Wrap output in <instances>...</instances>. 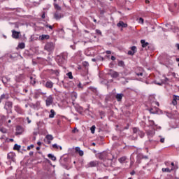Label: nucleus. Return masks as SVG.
Listing matches in <instances>:
<instances>
[{
	"label": "nucleus",
	"instance_id": "f257e3e1",
	"mask_svg": "<svg viewBox=\"0 0 179 179\" xmlns=\"http://www.w3.org/2000/svg\"><path fill=\"white\" fill-rule=\"evenodd\" d=\"M44 50L48 52H52L55 50V43L52 42H48L44 47Z\"/></svg>",
	"mask_w": 179,
	"mask_h": 179
},
{
	"label": "nucleus",
	"instance_id": "f03ea898",
	"mask_svg": "<svg viewBox=\"0 0 179 179\" xmlns=\"http://www.w3.org/2000/svg\"><path fill=\"white\" fill-rule=\"evenodd\" d=\"M13 107V102L10 101H6L4 105V110H6L7 112L12 111Z\"/></svg>",
	"mask_w": 179,
	"mask_h": 179
},
{
	"label": "nucleus",
	"instance_id": "7ed1b4c3",
	"mask_svg": "<svg viewBox=\"0 0 179 179\" xmlns=\"http://www.w3.org/2000/svg\"><path fill=\"white\" fill-rule=\"evenodd\" d=\"M145 159V160H148V159H149V157L148 156H145L142 154H138L137 155V160H136V163H138V164H141V163H142V159Z\"/></svg>",
	"mask_w": 179,
	"mask_h": 179
},
{
	"label": "nucleus",
	"instance_id": "20e7f679",
	"mask_svg": "<svg viewBox=\"0 0 179 179\" xmlns=\"http://www.w3.org/2000/svg\"><path fill=\"white\" fill-rule=\"evenodd\" d=\"M52 103H54V97H52V95H50L45 100L46 107H50Z\"/></svg>",
	"mask_w": 179,
	"mask_h": 179
},
{
	"label": "nucleus",
	"instance_id": "39448f33",
	"mask_svg": "<svg viewBox=\"0 0 179 179\" xmlns=\"http://www.w3.org/2000/svg\"><path fill=\"white\" fill-rule=\"evenodd\" d=\"M148 111L150 114H160V113H162V110H160L157 107L150 108L148 109Z\"/></svg>",
	"mask_w": 179,
	"mask_h": 179
},
{
	"label": "nucleus",
	"instance_id": "423d86ee",
	"mask_svg": "<svg viewBox=\"0 0 179 179\" xmlns=\"http://www.w3.org/2000/svg\"><path fill=\"white\" fill-rule=\"evenodd\" d=\"M10 97V96L9 95V93H8V92H4V93L1 94L0 96V103H2V101H3V100H9Z\"/></svg>",
	"mask_w": 179,
	"mask_h": 179
},
{
	"label": "nucleus",
	"instance_id": "0eeeda50",
	"mask_svg": "<svg viewBox=\"0 0 179 179\" xmlns=\"http://www.w3.org/2000/svg\"><path fill=\"white\" fill-rule=\"evenodd\" d=\"M83 65L84 66V73L83 75L84 76L87 75L89 73V69L87 67L89 66V62H83Z\"/></svg>",
	"mask_w": 179,
	"mask_h": 179
},
{
	"label": "nucleus",
	"instance_id": "6e6552de",
	"mask_svg": "<svg viewBox=\"0 0 179 179\" xmlns=\"http://www.w3.org/2000/svg\"><path fill=\"white\" fill-rule=\"evenodd\" d=\"M54 17L56 20H59V19H62V17H64V14L59 11H56L54 14Z\"/></svg>",
	"mask_w": 179,
	"mask_h": 179
},
{
	"label": "nucleus",
	"instance_id": "1a4fd4ad",
	"mask_svg": "<svg viewBox=\"0 0 179 179\" xmlns=\"http://www.w3.org/2000/svg\"><path fill=\"white\" fill-rule=\"evenodd\" d=\"M109 75H110L111 78H117L120 76V73L117 71H114L113 70H109Z\"/></svg>",
	"mask_w": 179,
	"mask_h": 179
},
{
	"label": "nucleus",
	"instance_id": "9d476101",
	"mask_svg": "<svg viewBox=\"0 0 179 179\" xmlns=\"http://www.w3.org/2000/svg\"><path fill=\"white\" fill-rule=\"evenodd\" d=\"M20 36V32H19L17 31H15V30L12 31L13 38H15V40H17V38H19Z\"/></svg>",
	"mask_w": 179,
	"mask_h": 179
},
{
	"label": "nucleus",
	"instance_id": "9b49d317",
	"mask_svg": "<svg viewBox=\"0 0 179 179\" xmlns=\"http://www.w3.org/2000/svg\"><path fill=\"white\" fill-rule=\"evenodd\" d=\"M45 87L47 89H52V87H54V83H52V81H47L45 84Z\"/></svg>",
	"mask_w": 179,
	"mask_h": 179
},
{
	"label": "nucleus",
	"instance_id": "f8f14e48",
	"mask_svg": "<svg viewBox=\"0 0 179 179\" xmlns=\"http://www.w3.org/2000/svg\"><path fill=\"white\" fill-rule=\"evenodd\" d=\"M99 166V162L97 161H92L89 164H87V167H96Z\"/></svg>",
	"mask_w": 179,
	"mask_h": 179
},
{
	"label": "nucleus",
	"instance_id": "ddd939ff",
	"mask_svg": "<svg viewBox=\"0 0 179 179\" xmlns=\"http://www.w3.org/2000/svg\"><path fill=\"white\" fill-rule=\"evenodd\" d=\"M23 134V128L20 126H17L15 135H22Z\"/></svg>",
	"mask_w": 179,
	"mask_h": 179
},
{
	"label": "nucleus",
	"instance_id": "4468645a",
	"mask_svg": "<svg viewBox=\"0 0 179 179\" xmlns=\"http://www.w3.org/2000/svg\"><path fill=\"white\" fill-rule=\"evenodd\" d=\"M179 100V96L178 95H173V100H172V104L173 106H177V101Z\"/></svg>",
	"mask_w": 179,
	"mask_h": 179
},
{
	"label": "nucleus",
	"instance_id": "2eb2a0df",
	"mask_svg": "<svg viewBox=\"0 0 179 179\" xmlns=\"http://www.w3.org/2000/svg\"><path fill=\"white\" fill-rule=\"evenodd\" d=\"M15 111H16L17 114H24L23 109H22V108H20L19 106H15Z\"/></svg>",
	"mask_w": 179,
	"mask_h": 179
},
{
	"label": "nucleus",
	"instance_id": "dca6fc26",
	"mask_svg": "<svg viewBox=\"0 0 179 179\" xmlns=\"http://www.w3.org/2000/svg\"><path fill=\"white\" fill-rule=\"evenodd\" d=\"M39 40L41 41H43V40H50V35L42 34L39 36Z\"/></svg>",
	"mask_w": 179,
	"mask_h": 179
},
{
	"label": "nucleus",
	"instance_id": "f3484780",
	"mask_svg": "<svg viewBox=\"0 0 179 179\" xmlns=\"http://www.w3.org/2000/svg\"><path fill=\"white\" fill-rule=\"evenodd\" d=\"M106 156H107L106 152H101L98 155V158L100 159V160H104L106 159Z\"/></svg>",
	"mask_w": 179,
	"mask_h": 179
},
{
	"label": "nucleus",
	"instance_id": "a211bd4d",
	"mask_svg": "<svg viewBox=\"0 0 179 179\" xmlns=\"http://www.w3.org/2000/svg\"><path fill=\"white\" fill-rule=\"evenodd\" d=\"M58 57H61L63 60L66 61V59L68 58V52H62L60 55H58Z\"/></svg>",
	"mask_w": 179,
	"mask_h": 179
},
{
	"label": "nucleus",
	"instance_id": "6ab92c4d",
	"mask_svg": "<svg viewBox=\"0 0 179 179\" xmlns=\"http://www.w3.org/2000/svg\"><path fill=\"white\" fill-rule=\"evenodd\" d=\"M117 26L118 27H128V24L124 23L122 21H120Z\"/></svg>",
	"mask_w": 179,
	"mask_h": 179
},
{
	"label": "nucleus",
	"instance_id": "aec40b11",
	"mask_svg": "<svg viewBox=\"0 0 179 179\" xmlns=\"http://www.w3.org/2000/svg\"><path fill=\"white\" fill-rule=\"evenodd\" d=\"M65 61L66 60H64V59H62L61 56H57V62L58 64H59V65H62V64H64Z\"/></svg>",
	"mask_w": 179,
	"mask_h": 179
},
{
	"label": "nucleus",
	"instance_id": "412c9836",
	"mask_svg": "<svg viewBox=\"0 0 179 179\" xmlns=\"http://www.w3.org/2000/svg\"><path fill=\"white\" fill-rule=\"evenodd\" d=\"M15 157V154L13 152H9L7 155V159L9 160H13V158Z\"/></svg>",
	"mask_w": 179,
	"mask_h": 179
},
{
	"label": "nucleus",
	"instance_id": "4be33fe9",
	"mask_svg": "<svg viewBox=\"0 0 179 179\" xmlns=\"http://www.w3.org/2000/svg\"><path fill=\"white\" fill-rule=\"evenodd\" d=\"M122 97H124L123 94H116V99L117 100V101H121V100H122Z\"/></svg>",
	"mask_w": 179,
	"mask_h": 179
},
{
	"label": "nucleus",
	"instance_id": "5701e85b",
	"mask_svg": "<svg viewBox=\"0 0 179 179\" xmlns=\"http://www.w3.org/2000/svg\"><path fill=\"white\" fill-rule=\"evenodd\" d=\"M141 43L142 44L143 48H146V47H148V45H149V43L145 42V40H143V39H142L141 41Z\"/></svg>",
	"mask_w": 179,
	"mask_h": 179
},
{
	"label": "nucleus",
	"instance_id": "b1692460",
	"mask_svg": "<svg viewBox=\"0 0 179 179\" xmlns=\"http://www.w3.org/2000/svg\"><path fill=\"white\" fill-rule=\"evenodd\" d=\"M55 117V110L54 109L50 110V114L49 115V118H54Z\"/></svg>",
	"mask_w": 179,
	"mask_h": 179
},
{
	"label": "nucleus",
	"instance_id": "393cba45",
	"mask_svg": "<svg viewBox=\"0 0 179 179\" xmlns=\"http://www.w3.org/2000/svg\"><path fill=\"white\" fill-rule=\"evenodd\" d=\"M48 157H49V159H50V160H52V162H55V160H57V157L55 156L52 155V154H48Z\"/></svg>",
	"mask_w": 179,
	"mask_h": 179
},
{
	"label": "nucleus",
	"instance_id": "a878e982",
	"mask_svg": "<svg viewBox=\"0 0 179 179\" xmlns=\"http://www.w3.org/2000/svg\"><path fill=\"white\" fill-rule=\"evenodd\" d=\"M118 160L120 163H125V162H127V157L126 156L122 157Z\"/></svg>",
	"mask_w": 179,
	"mask_h": 179
},
{
	"label": "nucleus",
	"instance_id": "bb28decb",
	"mask_svg": "<svg viewBox=\"0 0 179 179\" xmlns=\"http://www.w3.org/2000/svg\"><path fill=\"white\" fill-rule=\"evenodd\" d=\"M26 45L24 44V43H20L18 44V48H20V50H23L24 48H25Z\"/></svg>",
	"mask_w": 179,
	"mask_h": 179
},
{
	"label": "nucleus",
	"instance_id": "cd10ccee",
	"mask_svg": "<svg viewBox=\"0 0 179 179\" xmlns=\"http://www.w3.org/2000/svg\"><path fill=\"white\" fill-rule=\"evenodd\" d=\"M45 138L48 141H52L54 139V137L51 134L46 135Z\"/></svg>",
	"mask_w": 179,
	"mask_h": 179
},
{
	"label": "nucleus",
	"instance_id": "c85d7f7f",
	"mask_svg": "<svg viewBox=\"0 0 179 179\" xmlns=\"http://www.w3.org/2000/svg\"><path fill=\"white\" fill-rule=\"evenodd\" d=\"M54 7L55 9H56V10H61L62 8H61V6H59V5L57 4V3H54Z\"/></svg>",
	"mask_w": 179,
	"mask_h": 179
},
{
	"label": "nucleus",
	"instance_id": "c756f323",
	"mask_svg": "<svg viewBox=\"0 0 179 179\" xmlns=\"http://www.w3.org/2000/svg\"><path fill=\"white\" fill-rule=\"evenodd\" d=\"M20 145L15 144L13 147L14 150H20Z\"/></svg>",
	"mask_w": 179,
	"mask_h": 179
},
{
	"label": "nucleus",
	"instance_id": "7c9ffc66",
	"mask_svg": "<svg viewBox=\"0 0 179 179\" xmlns=\"http://www.w3.org/2000/svg\"><path fill=\"white\" fill-rule=\"evenodd\" d=\"M118 66H125V64L124 63V61L120 60L117 63Z\"/></svg>",
	"mask_w": 179,
	"mask_h": 179
},
{
	"label": "nucleus",
	"instance_id": "2f4dec72",
	"mask_svg": "<svg viewBox=\"0 0 179 179\" xmlns=\"http://www.w3.org/2000/svg\"><path fill=\"white\" fill-rule=\"evenodd\" d=\"M30 80H31V81H30L31 85H36V79L35 78H33V77L31 76Z\"/></svg>",
	"mask_w": 179,
	"mask_h": 179
},
{
	"label": "nucleus",
	"instance_id": "473e14b6",
	"mask_svg": "<svg viewBox=\"0 0 179 179\" xmlns=\"http://www.w3.org/2000/svg\"><path fill=\"white\" fill-rule=\"evenodd\" d=\"M162 171H163L164 173H170L171 171L170 169H169V168H163V169H162Z\"/></svg>",
	"mask_w": 179,
	"mask_h": 179
},
{
	"label": "nucleus",
	"instance_id": "72a5a7b5",
	"mask_svg": "<svg viewBox=\"0 0 179 179\" xmlns=\"http://www.w3.org/2000/svg\"><path fill=\"white\" fill-rule=\"evenodd\" d=\"M138 134L140 138H143V136H145V133L141 130L138 131Z\"/></svg>",
	"mask_w": 179,
	"mask_h": 179
},
{
	"label": "nucleus",
	"instance_id": "f704fd0d",
	"mask_svg": "<svg viewBox=\"0 0 179 179\" xmlns=\"http://www.w3.org/2000/svg\"><path fill=\"white\" fill-rule=\"evenodd\" d=\"M139 129L136 128V127H134L133 128V133L134 134H138L139 133Z\"/></svg>",
	"mask_w": 179,
	"mask_h": 179
},
{
	"label": "nucleus",
	"instance_id": "c9c22d12",
	"mask_svg": "<svg viewBox=\"0 0 179 179\" xmlns=\"http://www.w3.org/2000/svg\"><path fill=\"white\" fill-rule=\"evenodd\" d=\"M0 132H2V134H6V132H8V130H6V129L1 127L0 128Z\"/></svg>",
	"mask_w": 179,
	"mask_h": 179
},
{
	"label": "nucleus",
	"instance_id": "e433bc0d",
	"mask_svg": "<svg viewBox=\"0 0 179 179\" xmlns=\"http://www.w3.org/2000/svg\"><path fill=\"white\" fill-rule=\"evenodd\" d=\"M149 124L151 127H156V124H155V121L149 120Z\"/></svg>",
	"mask_w": 179,
	"mask_h": 179
},
{
	"label": "nucleus",
	"instance_id": "4c0bfd02",
	"mask_svg": "<svg viewBox=\"0 0 179 179\" xmlns=\"http://www.w3.org/2000/svg\"><path fill=\"white\" fill-rule=\"evenodd\" d=\"M67 76L69 79H73V76H72V72L67 73Z\"/></svg>",
	"mask_w": 179,
	"mask_h": 179
},
{
	"label": "nucleus",
	"instance_id": "58836bf2",
	"mask_svg": "<svg viewBox=\"0 0 179 179\" xmlns=\"http://www.w3.org/2000/svg\"><path fill=\"white\" fill-rule=\"evenodd\" d=\"M91 132L92 134H94V131H96V126L93 125L92 127H91Z\"/></svg>",
	"mask_w": 179,
	"mask_h": 179
},
{
	"label": "nucleus",
	"instance_id": "ea45409f",
	"mask_svg": "<svg viewBox=\"0 0 179 179\" xmlns=\"http://www.w3.org/2000/svg\"><path fill=\"white\" fill-rule=\"evenodd\" d=\"M159 138H161L159 142H161V143H164V141H166V138L162 137V136H159Z\"/></svg>",
	"mask_w": 179,
	"mask_h": 179
},
{
	"label": "nucleus",
	"instance_id": "a19ab883",
	"mask_svg": "<svg viewBox=\"0 0 179 179\" xmlns=\"http://www.w3.org/2000/svg\"><path fill=\"white\" fill-rule=\"evenodd\" d=\"M131 51H132L133 52H134V54H135V52H136V46H132V47L131 48Z\"/></svg>",
	"mask_w": 179,
	"mask_h": 179
},
{
	"label": "nucleus",
	"instance_id": "79ce46f5",
	"mask_svg": "<svg viewBox=\"0 0 179 179\" xmlns=\"http://www.w3.org/2000/svg\"><path fill=\"white\" fill-rule=\"evenodd\" d=\"M127 54L128 55H135V52H133L132 50H129Z\"/></svg>",
	"mask_w": 179,
	"mask_h": 179
},
{
	"label": "nucleus",
	"instance_id": "37998d69",
	"mask_svg": "<svg viewBox=\"0 0 179 179\" xmlns=\"http://www.w3.org/2000/svg\"><path fill=\"white\" fill-rule=\"evenodd\" d=\"M77 87H78V89H83V86L82 85V83H79L77 85Z\"/></svg>",
	"mask_w": 179,
	"mask_h": 179
},
{
	"label": "nucleus",
	"instance_id": "c03bdc74",
	"mask_svg": "<svg viewBox=\"0 0 179 179\" xmlns=\"http://www.w3.org/2000/svg\"><path fill=\"white\" fill-rule=\"evenodd\" d=\"M33 41H34V36H31L29 38V43H33Z\"/></svg>",
	"mask_w": 179,
	"mask_h": 179
},
{
	"label": "nucleus",
	"instance_id": "a18cd8bd",
	"mask_svg": "<svg viewBox=\"0 0 179 179\" xmlns=\"http://www.w3.org/2000/svg\"><path fill=\"white\" fill-rule=\"evenodd\" d=\"M45 27H48L49 29H50V30H52V29H53L52 25H49V24H45Z\"/></svg>",
	"mask_w": 179,
	"mask_h": 179
},
{
	"label": "nucleus",
	"instance_id": "49530a36",
	"mask_svg": "<svg viewBox=\"0 0 179 179\" xmlns=\"http://www.w3.org/2000/svg\"><path fill=\"white\" fill-rule=\"evenodd\" d=\"M52 148H54V149H59V146L57 144H53Z\"/></svg>",
	"mask_w": 179,
	"mask_h": 179
},
{
	"label": "nucleus",
	"instance_id": "de8ad7c7",
	"mask_svg": "<svg viewBox=\"0 0 179 179\" xmlns=\"http://www.w3.org/2000/svg\"><path fill=\"white\" fill-rule=\"evenodd\" d=\"M96 34L101 36V31H100L99 29H96Z\"/></svg>",
	"mask_w": 179,
	"mask_h": 179
},
{
	"label": "nucleus",
	"instance_id": "09e8293b",
	"mask_svg": "<svg viewBox=\"0 0 179 179\" xmlns=\"http://www.w3.org/2000/svg\"><path fill=\"white\" fill-rule=\"evenodd\" d=\"M38 92V93H39L40 94H45V93L41 92V89H38L36 90Z\"/></svg>",
	"mask_w": 179,
	"mask_h": 179
},
{
	"label": "nucleus",
	"instance_id": "8fccbe9b",
	"mask_svg": "<svg viewBox=\"0 0 179 179\" xmlns=\"http://www.w3.org/2000/svg\"><path fill=\"white\" fill-rule=\"evenodd\" d=\"M34 148V145L31 144L29 146L27 147V150H30V149Z\"/></svg>",
	"mask_w": 179,
	"mask_h": 179
},
{
	"label": "nucleus",
	"instance_id": "3c124183",
	"mask_svg": "<svg viewBox=\"0 0 179 179\" xmlns=\"http://www.w3.org/2000/svg\"><path fill=\"white\" fill-rule=\"evenodd\" d=\"M80 156H83L84 153H83V150H80V151L78 152Z\"/></svg>",
	"mask_w": 179,
	"mask_h": 179
},
{
	"label": "nucleus",
	"instance_id": "603ef678",
	"mask_svg": "<svg viewBox=\"0 0 179 179\" xmlns=\"http://www.w3.org/2000/svg\"><path fill=\"white\" fill-rule=\"evenodd\" d=\"M138 22L139 23H143V18L140 17L139 20H138Z\"/></svg>",
	"mask_w": 179,
	"mask_h": 179
},
{
	"label": "nucleus",
	"instance_id": "864d4df0",
	"mask_svg": "<svg viewBox=\"0 0 179 179\" xmlns=\"http://www.w3.org/2000/svg\"><path fill=\"white\" fill-rule=\"evenodd\" d=\"M106 162H107V160H105V161L103 162V166H105V167H108V166H110V164H106Z\"/></svg>",
	"mask_w": 179,
	"mask_h": 179
},
{
	"label": "nucleus",
	"instance_id": "5fc2aeb1",
	"mask_svg": "<svg viewBox=\"0 0 179 179\" xmlns=\"http://www.w3.org/2000/svg\"><path fill=\"white\" fill-rule=\"evenodd\" d=\"M137 76H143V73H136Z\"/></svg>",
	"mask_w": 179,
	"mask_h": 179
},
{
	"label": "nucleus",
	"instance_id": "6e6d98bb",
	"mask_svg": "<svg viewBox=\"0 0 179 179\" xmlns=\"http://www.w3.org/2000/svg\"><path fill=\"white\" fill-rule=\"evenodd\" d=\"M80 151V147H76V152H79Z\"/></svg>",
	"mask_w": 179,
	"mask_h": 179
},
{
	"label": "nucleus",
	"instance_id": "4d7b16f0",
	"mask_svg": "<svg viewBox=\"0 0 179 179\" xmlns=\"http://www.w3.org/2000/svg\"><path fill=\"white\" fill-rule=\"evenodd\" d=\"M42 19H45V13H43L41 16Z\"/></svg>",
	"mask_w": 179,
	"mask_h": 179
},
{
	"label": "nucleus",
	"instance_id": "13d9d810",
	"mask_svg": "<svg viewBox=\"0 0 179 179\" xmlns=\"http://www.w3.org/2000/svg\"><path fill=\"white\" fill-rule=\"evenodd\" d=\"M123 129H129V124H127V127L123 128Z\"/></svg>",
	"mask_w": 179,
	"mask_h": 179
},
{
	"label": "nucleus",
	"instance_id": "bf43d9fd",
	"mask_svg": "<svg viewBox=\"0 0 179 179\" xmlns=\"http://www.w3.org/2000/svg\"><path fill=\"white\" fill-rule=\"evenodd\" d=\"M131 176H134V174H136V172L135 171H132L131 173H130Z\"/></svg>",
	"mask_w": 179,
	"mask_h": 179
},
{
	"label": "nucleus",
	"instance_id": "052dcab7",
	"mask_svg": "<svg viewBox=\"0 0 179 179\" xmlns=\"http://www.w3.org/2000/svg\"><path fill=\"white\" fill-rule=\"evenodd\" d=\"M112 61H115L116 58L115 56H111Z\"/></svg>",
	"mask_w": 179,
	"mask_h": 179
},
{
	"label": "nucleus",
	"instance_id": "680f3d73",
	"mask_svg": "<svg viewBox=\"0 0 179 179\" xmlns=\"http://www.w3.org/2000/svg\"><path fill=\"white\" fill-rule=\"evenodd\" d=\"M156 85H158V86H162L163 83H156Z\"/></svg>",
	"mask_w": 179,
	"mask_h": 179
},
{
	"label": "nucleus",
	"instance_id": "e2e57ef3",
	"mask_svg": "<svg viewBox=\"0 0 179 179\" xmlns=\"http://www.w3.org/2000/svg\"><path fill=\"white\" fill-rule=\"evenodd\" d=\"M33 155H34L33 151L29 152V156H33Z\"/></svg>",
	"mask_w": 179,
	"mask_h": 179
},
{
	"label": "nucleus",
	"instance_id": "0e129e2a",
	"mask_svg": "<svg viewBox=\"0 0 179 179\" xmlns=\"http://www.w3.org/2000/svg\"><path fill=\"white\" fill-rule=\"evenodd\" d=\"M176 47L178 48V50H179V43H176Z\"/></svg>",
	"mask_w": 179,
	"mask_h": 179
},
{
	"label": "nucleus",
	"instance_id": "69168bd1",
	"mask_svg": "<svg viewBox=\"0 0 179 179\" xmlns=\"http://www.w3.org/2000/svg\"><path fill=\"white\" fill-rule=\"evenodd\" d=\"M77 68H78V71H81V69H82V66H78Z\"/></svg>",
	"mask_w": 179,
	"mask_h": 179
},
{
	"label": "nucleus",
	"instance_id": "338daca9",
	"mask_svg": "<svg viewBox=\"0 0 179 179\" xmlns=\"http://www.w3.org/2000/svg\"><path fill=\"white\" fill-rule=\"evenodd\" d=\"M147 134H148V135L153 136V134H152V132H151V131H148Z\"/></svg>",
	"mask_w": 179,
	"mask_h": 179
},
{
	"label": "nucleus",
	"instance_id": "774afa93",
	"mask_svg": "<svg viewBox=\"0 0 179 179\" xmlns=\"http://www.w3.org/2000/svg\"><path fill=\"white\" fill-rule=\"evenodd\" d=\"M106 54L110 55V54H111V52L110 50H107Z\"/></svg>",
	"mask_w": 179,
	"mask_h": 179
}]
</instances>
